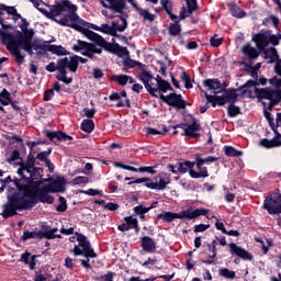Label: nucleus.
<instances>
[{
	"label": "nucleus",
	"mask_w": 281,
	"mask_h": 281,
	"mask_svg": "<svg viewBox=\"0 0 281 281\" xmlns=\"http://www.w3.org/2000/svg\"><path fill=\"white\" fill-rule=\"evenodd\" d=\"M134 183H144L145 188H148V183H150L149 178H139L134 181Z\"/></svg>",
	"instance_id": "nucleus-62"
},
{
	"label": "nucleus",
	"mask_w": 281,
	"mask_h": 281,
	"mask_svg": "<svg viewBox=\"0 0 281 281\" xmlns=\"http://www.w3.org/2000/svg\"><path fill=\"white\" fill-rule=\"evenodd\" d=\"M187 2V8H182L180 11V20L188 19L192 12H195L198 5H196V0H184Z\"/></svg>",
	"instance_id": "nucleus-21"
},
{
	"label": "nucleus",
	"mask_w": 281,
	"mask_h": 281,
	"mask_svg": "<svg viewBox=\"0 0 281 281\" xmlns=\"http://www.w3.org/2000/svg\"><path fill=\"white\" fill-rule=\"evenodd\" d=\"M218 273L222 278H226L227 280H234V278H236V272H234L227 268H221L218 270Z\"/></svg>",
	"instance_id": "nucleus-34"
},
{
	"label": "nucleus",
	"mask_w": 281,
	"mask_h": 281,
	"mask_svg": "<svg viewBox=\"0 0 281 281\" xmlns=\"http://www.w3.org/2000/svg\"><path fill=\"white\" fill-rule=\"evenodd\" d=\"M265 58L268 63H276V60H278V50L273 47L267 48L265 50Z\"/></svg>",
	"instance_id": "nucleus-30"
},
{
	"label": "nucleus",
	"mask_w": 281,
	"mask_h": 281,
	"mask_svg": "<svg viewBox=\"0 0 281 281\" xmlns=\"http://www.w3.org/2000/svg\"><path fill=\"white\" fill-rule=\"evenodd\" d=\"M27 25H30V23H27V20H22V22L20 23V27L23 32L22 36H27L30 32H32V30H27Z\"/></svg>",
	"instance_id": "nucleus-44"
},
{
	"label": "nucleus",
	"mask_w": 281,
	"mask_h": 281,
	"mask_svg": "<svg viewBox=\"0 0 281 281\" xmlns=\"http://www.w3.org/2000/svg\"><path fill=\"white\" fill-rule=\"evenodd\" d=\"M170 183V175L166 172H160L154 181L150 180L149 183H147V188L149 190H166V187Z\"/></svg>",
	"instance_id": "nucleus-15"
},
{
	"label": "nucleus",
	"mask_w": 281,
	"mask_h": 281,
	"mask_svg": "<svg viewBox=\"0 0 281 281\" xmlns=\"http://www.w3.org/2000/svg\"><path fill=\"white\" fill-rule=\"evenodd\" d=\"M117 52L119 56H121L122 58H128L130 56L128 49L126 47H120Z\"/></svg>",
	"instance_id": "nucleus-59"
},
{
	"label": "nucleus",
	"mask_w": 281,
	"mask_h": 281,
	"mask_svg": "<svg viewBox=\"0 0 281 281\" xmlns=\"http://www.w3.org/2000/svg\"><path fill=\"white\" fill-rule=\"evenodd\" d=\"M161 5L168 14L172 12V2L168 0H161Z\"/></svg>",
	"instance_id": "nucleus-49"
},
{
	"label": "nucleus",
	"mask_w": 281,
	"mask_h": 281,
	"mask_svg": "<svg viewBox=\"0 0 281 281\" xmlns=\"http://www.w3.org/2000/svg\"><path fill=\"white\" fill-rule=\"evenodd\" d=\"M276 69H277V74H278L279 78L278 77L271 78L269 80V83L272 85L273 87H277L278 89H280V87H281V67L278 66V67H276Z\"/></svg>",
	"instance_id": "nucleus-35"
},
{
	"label": "nucleus",
	"mask_w": 281,
	"mask_h": 281,
	"mask_svg": "<svg viewBox=\"0 0 281 281\" xmlns=\"http://www.w3.org/2000/svg\"><path fill=\"white\" fill-rule=\"evenodd\" d=\"M46 136L50 142H54V139H57V142H71V139H74L63 132H46Z\"/></svg>",
	"instance_id": "nucleus-23"
},
{
	"label": "nucleus",
	"mask_w": 281,
	"mask_h": 281,
	"mask_svg": "<svg viewBox=\"0 0 281 281\" xmlns=\"http://www.w3.org/2000/svg\"><path fill=\"white\" fill-rule=\"evenodd\" d=\"M116 168H122L123 170H130V172H139V168L122 165V164H115Z\"/></svg>",
	"instance_id": "nucleus-51"
},
{
	"label": "nucleus",
	"mask_w": 281,
	"mask_h": 281,
	"mask_svg": "<svg viewBox=\"0 0 281 281\" xmlns=\"http://www.w3.org/2000/svg\"><path fill=\"white\" fill-rule=\"evenodd\" d=\"M241 52L244 56H247L249 60H255V58L259 56L258 49H256L254 46H250L249 44H245L241 47Z\"/></svg>",
	"instance_id": "nucleus-25"
},
{
	"label": "nucleus",
	"mask_w": 281,
	"mask_h": 281,
	"mask_svg": "<svg viewBox=\"0 0 281 281\" xmlns=\"http://www.w3.org/2000/svg\"><path fill=\"white\" fill-rule=\"evenodd\" d=\"M182 80L186 85V89H192V83L190 82V76H188V72H182Z\"/></svg>",
	"instance_id": "nucleus-52"
},
{
	"label": "nucleus",
	"mask_w": 281,
	"mask_h": 281,
	"mask_svg": "<svg viewBox=\"0 0 281 281\" xmlns=\"http://www.w3.org/2000/svg\"><path fill=\"white\" fill-rule=\"evenodd\" d=\"M140 247L143 248V251L155 254L157 249V243H155V239H153V237L144 236L140 239Z\"/></svg>",
	"instance_id": "nucleus-20"
},
{
	"label": "nucleus",
	"mask_w": 281,
	"mask_h": 281,
	"mask_svg": "<svg viewBox=\"0 0 281 281\" xmlns=\"http://www.w3.org/2000/svg\"><path fill=\"white\" fill-rule=\"evenodd\" d=\"M159 99L166 102L169 106H176V109H183L186 101L181 99V94L170 93L168 95L159 94Z\"/></svg>",
	"instance_id": "nucleus-16"
},
{
	"label": "nucleus",
	"mask_w": 281,
	"mask_h": 281,
	"mask_svg": "<svg viewBox=\"0 0 281 281\" xmlns=\"http://www.w3.org/2000/svg\"><path fill=\"white\" fill-rule=\"evenodd\" d=\"M175 128H182L183 134L186 137H199V131H201V125L193 122L191 125L179 124L176 125Z\"/></svg>",
	"instance_id": "nucleus-18"
},
{
	"label": "nucleus",
	"mask_w": 281,
	"mask_h": 281,
	"mask_svg": "<svg viewBox=\"0 0 281 281\" xmlns=\"http://www.w3.org/2000/svg\"><path fill=\"white\" fill-rule=\"evenodd\" d=\"M225 201H227V203H234L235 199H236V195L229 191H227L225 193V196H224Z\"/></svg>",
	"instance_id": "nucleus-58"
},
{
	"label": "nucleus",
	"mask_w": 281,
	"mask_h": 281,
	"mask_svg": "<svg viewBox=\"0 0 281 281\" xmlns=\"http://www.w3.org/2000/svg\"><path fill=\"white\" fill-rule=\"evenodd\" d=\"M34 161L35 160L29 159L27 162L18 164L20 166L18 169V175H20L21 179H14L13 183L19 190H21V192L13 195L12 199H16V196H24V194H30L34 186H36V182L32 183V181H34V177L36 175H40L41 169L34 167Z\"/></svg>",
	"instance_id": "nucleus-5"
},
{
	"label": "nucleus",
	"mask_w": 281,
	"mask_h": 281,
	"mask_svg": "<svg viewBox=\"0 0 281 281\" xmlns=\"http://www.w3.org/2000/svg\"><path fill=\"white\" fill-rule=\"evenodd\" d=\"M0 36L2 43L7 45V49L14 56L18 65H23V63H25V55L21 54V49L27 52L30 56H32L33 49L35 52L41 49V44H38V42H32L34 31H30L27 35L23 36V33L21 32L9 33L0 30Z\"/></svg>",
	"instance_id": "nucleus-3"
},
{
	"label": "nucleus",
	"mask_w": 281,
	"mask_h": 281,
	"mask_svg": "<svg viewBox=\"0 0 281 281\" xmlns=\"http://www.w3.org/2000/svg\"><path fill=\"white\" fill-rule=\"evenodd\" d=\"M196 168L195 170H190V177L192 179H206V177H210V173H207V167L203 164V158H196Z\"/></svg>",
	"instance_id": "nucleus-17"
},
{
	"label": "nucleus",
	"mask_w": 281,
	"mask_h": 281,
	"mask_svg": "<svg viewBox=\"0 0 281 281\" xmlns=\"http://www.w3.org/2000/svg\"><path fill=\"white\" fill-rule=\"evenodd\" d=\"M67 69L71 74L78 71V55L64 57L57 61V71H59V74H67Z\"/></svg>",
	"instance_id": "nucleus-13"
},
{
	"label": "nucleus",
	"mask_w": 281,
	"mask_h": 281,
	"mask_svg": "<svg viewBox=\"0 0 281 281\" xmlns=\"http://www.w3.org/2000/svg\"><path fill=\"white\" fill-rule=\"evenodd\" d=\"M177 168L180 175H186V172H189L190 175V170H193L194 168V162L192 161L178 162Z\"/></svg>",
	"instance_id": "nucleus-28"
},
{
	"label": "nucleus",
	"mask_w": 281,
	"mask_h": 281,
	"mask_svg": "<svg viewBox=\"0 0 281 281\" xmlns=\"http://www.w3.org/2000/svg\"><path fill=\"white\" fill-rule=\"evenodd\" d=\"M94 124L92 120H83L81 123V131L85 133H93Z\"/></svg>",
	"instance_id": "nucleus-33"
},
{
	"label": "nucleus",
	"mask_w": 281,
	"mask_h": 281,
	"mask_svg": "<svg viewBox=\"0 0 281 281\" xmlns=\"http://www.w3.org/2000/svg\"><path fill=\"white\" fill-rule=\"evenodd\" d=\"M139 172H148L149 175H156L157 171L155 170V167H140Z\"/></svg>",
	"instance_id": "nucleus-57"
},
{
	"label": "nucleus",
	"mask_w": 281,
	"mask_h": 281,
	"mask_svg": "<svg viewBox=\"0 0 281 281\" xmlns=\"http://www.w3.org/2000/svg\"><path fill=\"white\" fill-rule=\"evenodd\" d=\"M169 33L171 36H179L181 34V25L179 23H173L169 27Z\"/></svg>",
	"instance_id": "nucleus-39"
},
{
	"label": "nucleus",
	"mask_w": 281,
	"mask_h": 281,
	"mask_svg": "<svg viewBox=\"0 0 281 281\" xmlns=\"http://www.w3.org/2000/svg\"><path fill=\"white\" fill-rule=\"evenodd\" d=\"M265 210L270 214H281V193L280 191L271 193L263 203Z\"/></svg>",
	"instance_id": "nucleus-12"
},
{
	"label": "nucleus",
	"mask_w": 281,
	"mask_h": 281,
	"mask_svg": "<svg viewBox=\"0 0 281 281\" xmlns=\"http://www.w3.org/2000/svg\"><path fill=\"white\" fill-rule=\"evenodd\" d=\"M52 98H54V89L46 90L44 94L45 102H49Z\"/></svg>",
	"instance_id": "nucleus-60"
},
{
	"label": "nucleus",
	"mask_w": 281,
	"mask_h": 281,
	"mask_svg": "<svg viewBox=\"0 0 281 281\" xmlns=\"http://www.w3.org/2000/svg\"><path fill=\"white\" fill-rule=\"evenodd\" d=\"M138 79L143 82L145 89H147L150 95L157 98V93L162 92L166 93L167 91H172V86L161 77L157 76L156 78L146 70H144L139 76Z\"/></svg>",
	"instance_id": "nucleus-6"
},
{
	"label": "nucleus",
	"mask_w": 281,
	"mask_h": 281,
	"mask_svg": "<svg viewBox=\"0 0 281 281\" xmlns=\"http://www.w3.org/2000/svg\"><path fill=\"white\" fill-rule=\"evenodd\" d=\"M128 281H155V278H148L145 280H140L139 277H131Z\"/></svg>",
	"instance_id": "nucleus-64"
},
{
	"label": "nucleus",
	"mask_w": 281,
	"mask_h": 281,
	"mask_svg": "<svg viewBox=\"0 0 281 281\" xmlns=\"http://www.w3.org/2000/svg\"><path fill=\"white\" fill-rule=\"evenodd\" d=\"M74 52H79L82 56L93 58L94 54H102V48H97L95 45L89 44L85 41H77V44L72 45Z\"/></svg>",
	"instance_id": "nucleus-14"
},
{
	"label": "nucleus",
	"mask_w": 281,
	"mask_h": 281,
	"mask_svg": "<svg viewBox=\"0 0 281 281\" xmlns=\"http://www.w3.org/2000/svg\"><path fill=\"white\" fill-rule=\"evenodd\" d=\"M252 41L256 42L258 49H265L268 45H279L281 35H276L271 31H261L252 37Z\"/></svg>",
	"instance_id": "nucleus-10"
},
{
	"label": "nucleus",
	"mask_w": 281,
	"mask_h": 281,
	"mask_svg": "<svg viewBox=\"0 0 281 281\" xmlns=\"http://www.w3.org/2000/svg\"><path fill=\"white\" fill-rule=\"evenodd\" d=\"M83 113H85L86 117H93V115H95V110L85 108Z\"/></svg>",
	"instance_id": "nucleus-61"
},
{
	"label": "nucleus",
	"mask_w": 281,
	"mask_h": 281,
	"mask_svg": "<svg viewBox=\"0 0 281 281\" xmlns=\"http://www.w3.org/2000/svg\"><path fill=\"white\" fill-rule=\"evenodd\" d=\"M77 245L70 250L75 256H83L85 258H98V255L91 247V243L87 236L77 234Z\"/></svg>",
	"instance_id": "nucleus-9"
},
{
	"label": "nucleus",
	"mask_w": 281,
	"mask_h": 281,
	"mask_svg": "<svg viewBox=\"0 0 281 281\" xmlns=\"http://www.w3.org/2000/svg\"><path fill=\"white\" fill-rule=\"evenodd\" d=\"M263 115L266 117V120H268V122L271 124V122H273V117L271 116V112L267 110V103L263 102Z\"/></svg>",
	"instance_id": "nucleus-56"
},
{
	"label": "nucleus",
	"mask_w": 281,
	"mask_h": 281,
	"mask_svg": "<svg viewBox=\"0 0 281 281\" xmlns=\"http://www.w3.org/2000/svg\"><path fill=\"white\" fill-rule=\"evenodd\" d=\"M125 222L128 227H130V225H132V227L135 228L136 232H139V225L137 224V218H135L133 216H128V217H125Z\"/></svg>",
	"instance_id": "nucleus-41"
},
{
	"label": "nucleus",
	"mask_w": 281,
	"mask_h": 281,
	"mask_svg": "<svg viewBox=\"0 0 281 281\" xmlns=\"http://www.w3.org/2000/svg\"><path fill=\"white\" fill-rule=\"evenodd\" d=\"M66 183L65 178H57L52 182L46 179L37 181L29 194L15 196L3 204V218L14 216L19 210H30V207H34L38 201L41 203H54V196L49 195V192H65Z\"/></svg>",
	"instance_id": "nucleus-1"
},
{
	"label": "nucleus",
	"mask_w": 281,
	"mask_h": 281,
	"mask_svg": "<svg viewBox=\"0 0 281 281\" xmlns=\"http://www.w3.org/2000/svg\"><path fill=\"white\" fill-rule=\"evenodd\" d=\"M231 254H234L235 256H238V258H241V260H252L251 254L249 251L245 250V248L236 245V244H229Z\"/></svg>",
	"instance_id": "nucleus-19"
},
{
	"label": "nucleus",
	"mask_w": 281,
	"mask_h": 281,
	"mask_svg": "<svg viewBox=\"0 0 281 281\" xmlns=\"http://www.w3.org/2000/svg\"><path fill=\"white\" fill-rule=\"evenodd\" d=\"M209 251H211L207 257L209 258H216V240H213V243L207 245Z\"/></svg>",
	"instance_id": "nucleus-46"
},
{
	"label": "nucleus",
	"mask_w": 281,
	"mask_h": 281,
	"mask_svg": "<svg viewBox=\"0 0 281 281\" xmlns=\"http://www.w3.org/2000/svg\"><path fill=\"white\" fill-rule=\"evenodd\" d=\"M210 44L212 45V47H221V45H223V38L222 37H220V38L212 37L210 40Z\"/></svg>",
	"instance_id": "nucleus-53"
},
{
	"label": "nucleus",
	"mask_w": 281,
	"mask_h": 281,
	"mask_svg": "<svg viewBox=\"0 0 281 281\" xmlns=\"http://www.w3.org/2000/svg\"><path fill=\"white\" fill-rule=\"evenodd\" d=\"M167 132H168V127H166V126H162V132L158 131V130H155L153 127H147L146 128V133L148 135H166Z\"/></svg>",
	"instance_id": "nucleus-38"
},
{
	"label": "nucleus",
	"mask_w": 281,
	"mask_h": 281,
	"mask_svg": "<svg viewBox=\"0 0 281 281\" xmlns=\"http://www.w3.org/2000/svg\"><path fill=\"white\" fill-rule=\"evenodd\" d=\"M205 98L206 101L210 102L213 106H216V104L223 106L224 104H234V102L238 100V93H236V90H226L223 97L210 95L205 93Z\"/></svg>",
	"instance_id": "nucleus-11"
},
{
	"label": "nucleus",
	"mask_w": 281,
	"mask_h": 281,
	"mask_svg": "<svg viewBox=\"0 0 281 281\" xmlns=\"http://www.w3.org/2000/svg\"><path fill=\"white\" fill-rule=\"evenodd\" d=\"M48 52H52V54H56L57 56H65L67 55V49L63 46L58 45H49Z\"/></svg>",
	"instance_id": "nucleus-31"
},
{
	"label": "nucleus",
	"mask_w": 281,
	"mask_h": 281,
	"mask_svg": "<svg viewBox=\"0 0 281 281\" xmlns=\"http://www.w3.org/2000/svg\"><path fill=\"white\" fill-rule=\"evenodd\" d=\"M207 214V210L205 209H188L180 213L165 212L162 214H158V218L165 221V223H172L176 218H188L192 221V218H199V216H203Z\"/></svg>",
	"instance_id": "nucleus-8"
},
{
	"label": "nucleus",
	"mask_w": 281,
	"mask_h": 281,
	"mask_svg": "<svg viewBox=\"0 0 281 281\" xmlns=\"http://www.w3.org/2000/svg\"><path fill=\"white\" fill-rule=\"evenodd\" d=\"M57 212H65L67 210V200L59 198V205L56 206Z\"/></svg>",
	"instance_id": "nucleus-45"
},
{
	"label": "nucleus",
	"mask_w": 281,
	"mask_h": 281,
	"mask_svg": "<svg viewBox=\"0 0 281 281\" xmlns=\"http://www.w3.org/2000/svg\"><path fill=\"white\" fill-rule=\"evenodd\" d=\"M89 178L79 176L72 180L74 186H80V183H88Z\"/></svg>",
	"instance_id": "nucleus-50"
},
{
	"label": "nucleus",
	"mask_w": 281,
	"mask_h": 281,
	"mask_svg": "<svg viewBox=\"0 0 281 281\" xmlns=\"http://www.w3.org/2000/svg\"><path fill=\"white\" fill-rule=\"evenodd\" d=\"M21 154L19 153V150H13L12 154L9 156V158L7 159L8 164H12V161H16V159H20Z\"/></svg>",
	"instance_id": "nucleus-48"
},
{
	"label": "nucleus",
	"mask_w": 281,
	"mask_h": 281,
	"mask_svg": "<svg viewBox=\"0 0 281 281\" xmlns=\"http://www.w3.org/2000/svg\"><path fill=\"white\" fill-rule=\"evenodd\" d=\"M111 80H113V82H117V85H121L122 87L126 86L128 82L130 85H133V82H135V79H133V77H128L126 75H114L111 77Z\"/></svg>",
	"instance_id": "nucleus-27"
},
{
	"label": "nucleus",
	"mask_w": 281,
	"mask_h": 281,
	"mask_svg": "<svg viewBox=\"0 0 281 281\" xmlns=\"http://www.w3.org/2000/svg\"><path fill=\"white\" fill-rule=\"evenodd\" d=\"M0 102L3 104V106H8V104L12 102V99H10V92H8V90L3 89L2 92H0Z\"/></svg>",
	"instance_id": "nucleus-36"
},
{
	"label": "nucleus",
	"mask_w": 281,
	"mask_h": 281,
	"mask_svg": "<svg viewBox=\"0 0 281 281\" xmlns=\"http://www.w3.org/2000/svg\"><path fill=\"white\" fill-rule=\"evenodd\" d=\"M232 14H233V16H236L237 19H243V16H245V11H243V9H240L238 7H234L232 9Z\"/></svg>",
	"instance_id": "nucleus-47"
},
{
	"label": "nucleus",
	"mask_w": 281,
	"mask_h": 281,
	"mask_svg": "<svg viewBox=\"0 0 281 281\" xmlns=\"http://www.w3.org/2000/svg\"><path fill=\"white\" fill-rule=\"evenodd\" d=\"M76 265V260L71 259L70 257H67L65 259V267L66 269H74V266Z\"/></svg>",
	"instance_id": "nucleus-55"
},
{
	"label": "nucleus",
	"mask_w": 281,
	"mask_h": 281,
	"mask_svg": "<svg viewBox=\"0 0 281 281\" xmlns=\"http://www.w3.org/2000/svg\"><path fill=\"white\" fill-rule=\"evenodd\" d=\"M224 151L227 157H241V155H243V151L237 150L236 148H234L232 146H225Z\"/></svg>",
	"instance_id": "nucleus-32"
},
{
	"label": "nucleus",
	"mask_w": 281,
	"mask_h": 281,
	"mask_svg": "<svg viewBox=\"0 0 281 281\" xmlns=\"http://www.w3.org/2000/svg\"><path fill=\"white\" fill-rule=\"evenodd\" d=\"M116 20L112 22V25L101 24L98 26L95 24L85 22L78 14H71L70 18H66L64 20H59V23L63 25H67L68 27H72V30H77V32H81L86 38L89 41H93L97 45L104 47L106 45V41L104 37L99 35L95 32H102L103 34H109L110 36H116L117 32H124L126 27H128V22L126 21V15L116 13ZM94 30L95 32L91 31Z\"/></svg>",
	"instance_id": "nucleus-2"
},
{
	"label": "nucleus",
	"mask_w": 281,
	"mask_h": 281,
	"mask_svg": "<svg viewBox=\"0 0 281 281\" xmlns=\"http://www.w3.org/2000/svg\"><path fill=\"white\" fill-rule=\"evenodd\" d=\"M238 113H240L239 106H236L234 104L228 105V115L231 117H236V115H238Z\"/></svg>",
	"instance_id": "nucleus-43"
},
{
	"label": "nucleus",
	"mask_w": 281,
	"mask_h": 281,
	"mask_svg": "<svg viewBox=\"0 0 281 281\" xmlns=\"http://www.w3.org/2000/svg\"><path fill=\"white\" fill-rule=\"evenodd\" d=\"M60 75L57 76V80H60L65 85H71L74 79L71 77H67V72H59Z\"/></svg>",
	"instance_id": "nucleus-42"
},
{
	"label": "nucleus",
	"mask_w": 281,
	"mask_h": 281,
	"mask_svg": "<svg viewBox=\"0 0 281 281\" xmlns=\"http://www.w3.org/2000/svg\"><path fill=\"white\" fill-rule=\"evenodd\" d=\"M207 229H210V224H200V225L194 226V232L195 233L205 232Z\"/></svg>",
	"instance_id": "nucleus-54"
},
{
	"label": "nucleus",
	"mask_w": 281,
	"mask_h": 281,
	"mask_svg": "<svg viewBox=\"0 0 281 281\" xmlns=\"http://www.w3.org/2000/svg\"><path fill=\"white\" fill-rule=\"evenodd\" d=\"M58 70V66L56 64L50 63L46 66V71H49L50 74H54V71Z\"/></svg>",
	"instance_id": "nucleus-63"
},
{
	"label": "nucleus",
	"mask_w": 281,
	"mask_h": 281,
	"mask_svg": "<svg viewBox=\"0 0 281 281\" xmlns=\"http://www.w3.org/2000/svg\"><path fill=\"white\" fill-rule=\"evenodd\" d=\"M204 87H207L214 93H221L222 85L218 79H206L203 81Z\"/></svg>",
	"instance_id": "nucleus-26"
},
{
	"label": "nucleus",
	"mask_w": 281,
	"mask_h": 281,
	"mask_svg": "<svg viewBox=\"0 0 281 281\" xmlns=\"http://www.w3.org/2000/svg\"><path fill=\"white\" fill-rule=\"evenodd\" d=\"M56 232H58V228L46 229L44 236L48 239L60 238V235H56Z\"/></svg>",
	"instance_id": "nucleus-40"
},
{
	"label": "nucleus",
	"mask_w": 281,
	"mask_h": 281,
	"mask_svg": "<svg viewBox=\"0 0 281 281\" xmlns=\"http://www.w3.org/2000/svg\"><path fill=\"white\" fill-rule=\"evenodd\" d=\"M49 155H52V149L42 151L37 155V159H40L41 161H46V165L48 166V168H49V166H52V161H49L47 159V157H49Z\"/></svg>",
	"instance_id": "nucleus-37"
},
{
	"label": "nucleus",
	"mask_w": 281,
	"mask_h": 281,
	"mask_svg": "<svg viewBox=\"0 0 281 281\" xmlns=\"http://www.w3.org/2000/svg\"><path fill=\"white\" fill-rule=\"evenodd\" d=\"M260 146H263V148H278V146H281V135L277 132L276 136L272 139L263 138L260 140Z\"/></svg>",
	"instance_id": "nucleus-22"
},
{
	"label": "nucleus",
	"mask_w": 281,
	"mask_h": 281,
	"mask_svg": "<svg viewBox=\"0 0 281 281\" xmlns=\"http://www.w3.org/2000/svg\"><path fill=\"white\" fill-rule=\"evenodd\" d=\"M157 205V202H154L149 207H146L144 205H138L134 207L135 214H138L139 218H144V214H148L153 207Z\"/></svg>",
	"instance_id": "nucleus-29"
},
{
	"label": "nucleus",
	"mask_w": 281,
	"mask_h": 281,
	"mask_svg": "<svg viewBox=\"0 0 281 281\" xmlns=\"http://www.w3.org/2000/svg\"><path fill=\"white\" fill-rule=\"evenodd\" d=\"M30 2L41 12L44 14V16H47V19H52L55 21V23H58L59 25H65L60 23L64 19H70L71 14H76L78 11V7L69 0H64L61 3H57L50 8V11H47L43 9L41 5H47L43 0H30Z\"/></svg>",
	"instance_id": "nucleus-4"
},
{
	"label": "nucleus",
	"mask_w": 281,
	"mask_h": 281,
	"mask_svg": "<svg viewBox=\"0 0 281 281\" xmlns=\"http://www.w3.org/2000/svg\"><path fill=\"white\" fill-rule=\"evenodd\" d=\"M110 100L112 102H117L116 103V106L119 108H122V106H125L126 104H128V100L126 99V91H123L121 93H117V92H113L111 95H110Z\"/></svg>",
	"instance_id": "nucleus-24"
},
{
	"label": "nucleus",
	"mask_w": 281,
	"mask_h": 281,
	"mask_svg": "<svg viewBox=\"0 0 281 281\" xmlns=\"http://www.w3.org/2000/svg\"><path fill=\"white\" fill-rule=\"evenodd\" d=\"M247 87L248 89H254L255 95L259 98L260 100H269L268 102V109H272L274 104L280 103L281 101V91L280 90H272L269 88L266 89H258L256 88V81L254 80H248L245 85L244 88Z\"/></svg>",
	"instance_id": "nucleus-7"
}]
</instances>
